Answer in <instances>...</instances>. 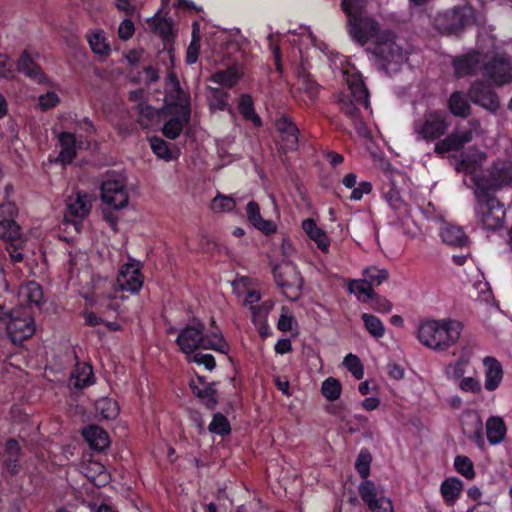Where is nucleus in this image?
<instances>
[{
	"instance_id": "nucleus-1",
	"label": "nucleus",
	"mask_w": 512,
	"mask_h": 512,
	"mask_svg": "<svg viewBox=\"0 0 512 512\" xmlns=\"http://www.w3.org/2000/svg\"><path fill=\"white\" fill-rule=\"evenodd\" d=\"M463 328L460 321L451 318L427 319L420 322L417 339L427 348L445 352L458 342Z\"/></svg>"
},
{
	"instance_id": "nucleus-2",
	"label": "nucleus",
	"mask_w": 512,
	"mask_h": 512,
	"mask_svg": "<svg viewBox=\"0 0 512 512\" xmlns=\"http://www.w3.org/2000/svg\"><path fill=\"white\" fill-rule=\"evenodd\" d=\"M341 8L347 16L348 33L359 45L367 44L378 30V22L365 15V0H342Z\"/></svg>"
},
{
	"instance_id": "nucleus-3",
	"label": "nucleus",
	"mask_w": 512,
	"mask_h": 512,
	"mask_svg": "<svg viewBox=\"0 0 512 512\" xmlns=\"http://www.w3.org/2000/svg\"><path fill=\"white\" fill-rule=\"evenodd\" d=\"M475 190L483 195V193L495 194L503 187L512 183V162L497 161L481 174L472 177Z\"/></svg>"
},
{
	"instance_id": "nucleus-4",
	"label": "nucleus",
	"mask_w": 512,
	"mask_h": 512,
	"mask_svg": "<svg viewBox=\"0 0 512 512\" xmlns=\"http://www.w3.org/2000/svg\"><path fill=\"white\" fill-rule=\"evenodd\" d=\"M476 197L475 212L483 227L487 230H497L503 225L506 215L504 205L490 193L474 191Z\"/></svg>"
},
{
	"instance_id": "nucleus-5",
	"label": "nucleus",
	"mask_w": 512,
	"mask_h": 512,
	"mask_svg": "<svg viewBox=\"0 0 512 512\" xmlns=\"http://www.w3.org/2000/svg\"><path fill=\"white\" fill-rule=\"evenodd\" d=\"M375 38L372 46L368 50L376 57L382 67L386 68L390 64L402 63L404 56L400 45L396 43V35L390 30L379 32L372 37Z\"/></svg>"
},
{
	"instance_id": "nucleus-6",
	"label": "nucleus",
	"mask_w": 512,
	"mask_h": 512,
	"mask_svg": "<svg viewBox=\"0 0 512 512\" xmlns=\"http://www.w3.org/2000/svg\"><path fill=\"white\" fill-rule=\"evenodd\" d=\"M165 103L171 113L182 115L184 120L190 121V95L182 89L180 81L174 72H170L166 77Z\"/></svg>"
},
{
	"instance_id": "nucleus-7",
	"label": "nucleus",
	"mask_w": 512,
	"mask_h": 512,
	"mask_svg": "<svg viewBox=\"0 0 512 512\" xmlns=\"http://www.w3.org/2000/svg\"><path fill=\"white\" fill-rule=\"evenodd\" d=\"M179 351L185 356L204 350L205 346V325L198 319L193 318L190 323L181 328L175 340Z\"/></svg>"
},
{
	"instance_id": "nucleus-8",
	"label": "nucleus",
	"mask_w": 512,
	"mask_h": 512,
	"mask_svg": "<svg viewBox=\"0 0 512 512\" xmlns=\"http://www.w3.org/2000/svg\"><path fill=\"white\" fill-rule=\"evenodd\" d=\"M472 10L468 7H454L439 12L435 17V28L442 34L460 33L471 21Z\"/></svg>"
},
{
	"instance_id": "nucleus-9",
	"label": "nucleus",
	"mask_w": 512,
	"mask_h": 512,
	"mask_svg": "<svg viewBox=\"0 0 512 512\" xmlns=\"http://www.w3.org/2000/svg\"><path fill=\"white\" fill-rule=\"evenodd\" d=\"M448 115L444 110H428L415 122L416 133L426 141H434L443 136L448 129Z\"/></svg>"
},
{
	"instance_id": "nucleus-10",
	"label": "nucleus",
	"mask_w": 512,
	"mask_h": 512,
	"mask_svg": "<svg viewBox=\"0 0 512 512\" xmlns=\"http://www.w3.org/2000/svg\"><path fill=\"white\" fill-rule=\"evenodd\" d=\"M7 334L14 344H20L33 336L36 331L34 317L26 308L14 309L7 322Z\"/></svg>"
},
{
	"instance_id": "nucleus-11",
	"label": "nucleus",
	"mask_w": 512,
	"mask_h": 512,
	"mask_svg": "<svg viewBox=\"0 0 512 512\" xmlns=\"http://www.w3.org/2000/svg\"><path fill=\"white\" fill-rule=\"evenodd\" d=\"M93 196L87 192L77 191L67 199L64 212V224H71L79 232L82 221L92 209Z\"/></svg>"
},
{
	"instance_id": "nucleus-12",
	"label": "nucleus",
	"mask_w": 512,
	"mask_h": 512,
	"mask_svg": "<svg viewBox=\"0 0 512 512\" xmlns=\"http://www.w3.org/2000/svg\"><path fill=\"white\" fill-rule=\"evenodd\" d=\"M467 98L475 105L496 113L500 108L499 96L493 87L484 80H475L467 90Z\"/></svg>"
},
{
	"instance_id": "nucleus-13",
	"label": "nucleus",
	"mask_w": 512,
	"mask_h": 512,
	"mask_svg": "<svg viewBox=\"0 0 512 512\" xmlns=\"http://www.w3.org/2000/svg\"><path fill=\"white\" fill-rule=\"evenodd\" d=\"M101 199L111 208H125L129 202L126 180L114 176L107 177L101 184Z\"/></svg>"
},
{
	"instance_id": "nucleus-14",
	"label": "nucleus",
	"mask_w": 512,
	"mask_h": 512,
	"mask_svg": "<svg viewBox=\"0 0 512 512\" xmlns=\"http://www.w3.org/2000/svg\"><path fill=\"white\" fill-rule=\"evenodd\" d=\"M144 284L142 265L139 262L123 264L117 274L114 283L115 290L137 294Z\"/></svg>"
},
{
	"instance_id": "nucleus-15",
	"label": "nucleus",
	"mask_w": 512,
	"mask_h": 512,
	"mask_svg": "<svg viewBox=\"0 0 512 512\" xmlns=\"http://www.w3.org/2000/svg\"><path fill=\"white\" fill-rule=\"evenodd\" d=\"M358 493L370 512H394L392 501L379 491L373 481L364 479L358 487Z\"/></svg>"
},
{
	"instance_id": "nucleus-16",
	"label": "nucleus",
	"mask_w": 512,
	"mask_h": 512,
	"mask_svg": "<svg viewBox=\"0 0 512 512\" xmlns=\"http://www.w3.org/2000/svg\"><path fill=\"white\" fill-rule=\"evenodd\" d=\"M485 75L497 86H503L512 82V58L506 55L496 54L484 63Z\"/></svg>"
},
{
	"instance_id": "nucleus-17",
	"label": "nucleus",
	"mask_w": 512,
	"mask_h": 512,
	"mask_svg": "<svg viewBox=\"0 0 512 512\" xmlns=\"http://www.w3.org/2000/svg\"><path fill=\"white\" fill-rule=\"evenodd\" d=\"M459 422L465 437L479 449H484L485 438L480 414L475 410L466 409L462 412Z\"/></svg>"
},
{
	"instance_id": "nucleus-18",
	"label": "nucleus",
	"mask_w": 512,
	"mask_h": 512,
	"mask_svg": "<svg viewBox=\"0 0 512 512\" xmlns=\"http://www.w3.org/2000/svg\"><path fill=\"white\" fill-rule=\"evenodd\" d=\"M37 57V53L34 57L28 50H23L16 61L17 71L39 85H52V81L49 76L36 62Z\"/></svg>"
},
{
	"instance_id": "nucleus-19",
	"label": "nucleus",
	"mask_w": 512,
	"mask_h": 512,
	"mask_svg": "<svg viewBox=\"0 0 512 512\" xmlns=\"http://www.w3.org/2000/svg\"><path fill=\"white\" fill-rule=\"evenodd\" d=\"M82 136L79 138L72 132L63 131L58 135V142L61 150L55 159L56 163L64 166L71 164L77 156V149L82 148Z\"/></svg>"
},
{
	"instance_id": "nucleus-20",
	"label": "nucleus",
	"mask_w": 512,
	"mask_h": 512,
	"mask_svg": "<svg viewBox=\"0 0 512 512\" xmlns=\"http://www.w3.org/2000/svg\"><path fill=\"white\" fill-rule=\"evenodd\" d=\"M275 283L283 290H295L299 292L302 285V277L294 266L276 264L272 267Z\"/></svg>"
},
{
	"instance_id": "nucleus-21",
	"label": "nucleus",
	"mask_w": 512,
	"mask_h": 512,
	"mask_svg": "<svg viewBox=\"0 0 512 512\" xmlns=\"http://www.w3.org/2000/svg\"><path fill=\"white\" fill-rule=\"evenodd\" d=\"M22 448L18 440L8 438L3 446L2 465L4 470L10 475L15 476L21 470L20 458Z\"/></svg>"
},
{
	"instance_id": "nucleus-22",
	"label": "nucleus",
	"mask_w": 512,
	"mask_h": 512,
	"mask_svg": "<svg viewBox=\"0 0 512 512\" xmlns=\"http://www.w3.org/2000/svg\"><path fill=\"white\" fill-rule=\"evenodd\" d=\"M147 22L151 31L161 38L165 48L174 44L176 34L173 29L174 23L171 18L162 17L161 11L159 10L153 17L148 19Z\"/></svg>"
},
{
	"instance_id": "nucleus-23",
	"label": "nucleus",
	"mask_w": 512,
	"mask_h": 512,
	"mask_svg": "<svg viewBox=\"0 0 512 512\" xmlns=\"http://www.w3.org/2000/svg\"><path fill=\"white\" fill-rule=\"evenodd\" d=\"M275 127L281 134L286 147L290 150L296 149L299 142L298 136L300 131L293 119L287 114H282L276 119Z\"/></svg>"
},
{
	"instance_id": "nucleus-24",
	"label": "nucleus",
	"mask_w": 512,
	"mask_h": 512,
	"mask_svg": "<svg viewBox=\"0 0 512 512\" xmlns=\"http://www.w3.org/2000/svg\"><path fill=\"white\" fill-rule=\"evenodd\" d=\"M480 64V56L476 51L455 57L452 67L457 78H463L476 74Z\"/></svg>"
},
{
	"instance_id": "nucleus-25",
	"label": "nucleus",
	"mask_w": 512,
	"mask_h": 512,
	"mask_svg": "<svg viewBox=\"0 0 512 512\" xmlns=\"http://www.w3.org/2000/svg\"><path fill=\"white\" fill-rule=\"evenodd\" d=\"M82 436L91 450L103 452L110 445L108 433L99 425L91 424L83 428Z\"/></svg>"
},
{
	"instance_id": "nucleus-26",
	"label": "nucleus",
	"mask_w": 512,
	"mask_h": 512,
	"mask_svg": "<svg viewBox=\"0 0 512 512\" xmlns=\"http://www.w3.org/2000/svg\"><path fill=\"white\" fill-rule=\"evenodd\" d=\"M301 227L307 237L316 243L317 248L327 254L330 249V238L327 233L319 227L313 218H306L302 221Z\"/></svg>"
},
{
	"instance_id": "nucleus-27",
	"label": "nucleus",
	"mask_w": 512,
	"mask_h": 512,
	"mask_svg": "<svg viewBox=\"0 0 512 512\" xmlns=\"http://www.w3.org/2000/svg\"><path fill=\"white\" fill-rule=\"evenodd\" d=\"M216 385L217 382L213 381L207 384L206 387L201 388L196 384L194 379H191L189 382V388L192 394L198 398L208 410H215L219 403Z\"/></svg>"
},
{
	"instance_id": "nucleus-28",
	"label": "nucleus",
	"mask_w": 512,
	"mask_h": 512,
	"mask_svg": "<svg viewBox=\"0 0 512 512\" xmlns=\"http://www.w3.org/2000/svg\"><path fill=\"white\" fill-rule=\"evenodd\" d=\"M95 383V376L93 373L92 365L89 363H79L77 362L70 380L69 384L75 389H84Z\"/></svg>"
},
{
	"instance_id": "nucleus-29",
	"label": "nucleus",
	"mask_w": 512,
	"mask_h": 512,
	"mask_svg": "<svg viewBox=\"0 0 512 512\" xmlns=\"http://www.w3.org/2000/svg\"><path fill=\"white\" fill-rule=\"evenodd\" d=\"M486 368L485 372V389L487 391L496 390L503 378V369L501 363L494 357L487 356L483 360Z\"/></svg>"
},
{
	"instance_id": "nucleus-30",
	"label": "nucleus",
	"mask_w": 512,
	"mask_h": 512,
	"mask_svg": "<svg viewBox=\"0 0 512 512\" xmlns=\"http://www.w3.org/2000/svg\"><path fill=\"white\" fill-rule=\"evenodd\" d=\"M442 241L450 246L463 247L468 242V237L460 226L444 223L440 229Z\"/></svg>"
},
{
	"instance_id": "nucleus-31",
	"label": "nucleus",
	"mask_w": 512,
	"mask_h": 512,
	"mask_svg": "<svg viewBox=\"0 0 512 512\" xmlns=\"http://www.w3.org/2000/svg\"><path fill=\"white\" fill-rule=\"evenodd\" d=\"M238 111L243 119L250 121L254 127L260 128L263 126V121L255 110L254 100L250 94L243 93L239 96Z\"/></svg>"
},
{
	"instance_id": "nucleus-32",
	"label": "nucleus",
	"mask_w": 512,
	"mask_h": 512,
	"mask_svg": "<svg viewBox=\"0 0 512 512\" xmlns=\"http://www.w3.org/2000/svg\"><path fill=\"white\" fill-rule=\"evenodd\" d=\"M230 349V344L227 342L218 326L212 328L208 333L205 332L204 350H213L215 352L228 355Z\"/></svg>"
},
{
	"instance_id": "nucleus-33",
	"label": "nucleus",
	"mask_w": 512,
	"mask_h": 512,
	"mask_svg": "<svg viewBox=\"0 0 512 512\" xmlns=\"http://www.w3.org/2000/svg\"><path fill=\"white\" fill-rule=\"evenodd\" d=\"M462 91H454L450 94L447 107L455 117L467 118L471 114V106Z\"/></svg>"
},
{
	"instance_id": "nucleus-34",
	"label": "nucleus",
	"mask_w": 512,
	"mask_h": 512,
	"mask_svg": "<svg viewBox=\"0 0 512 512\" xmlns=\"http://www.w3.org/2000/svg\"><path fill=\"white\" fill-rule=\"evenodd\" d=\"M507 433L506 424L500 416H490L486 421V436L491 445L501 443Z\"/></svg>"
},
{
	"instance_id": "nucleus-35",
	"label": "nucleus",
	"mask_w": 512,
	"mask_h": 512,
	"mask_svg": "<svg viewBox=\"0 0 512 512\" xmlns=\"http://www.w3.org/2000/svg\"><path fill=\"white\" fill-rule=\"evenodd\" d=\"M86 38L93 53L102 57L110 55L111 47L103 30L89 31Z\"/></svg>"
},
{
	"instance_id": "nucleus-36",
	"label": "nucleus",
	"mask_w": 512,
	"mask_h": 512,
	"mask_svg": "<svg viewBox=\"0 0 512 512\" xmlns=\"http://www.w3.org/2000/svg\"><path fill=\"white\" fill-rule=\"evenodd\" d=\"M351 97L358 105L363 106L365 109L370 108V94L364 81L360 78H352L348 81Z\"/></svg>"
},
{
	"instance_id": "nucleus-37",
	"label": "nucleus",
	"mask_w": 512,
	"mask_h": 512,
	"mask_svg": "<svg viewBox=\"0 0 512 512\" xmlns=\"http://www.w3.org/2000/svg\"><path fill=\"white\" fill-rule=\"evenodd\" d=\"M242 75L235 67H229L225 70H219L209 78L211 82L224 86L228 89L233 88L241 79Z\"/></svg>"
},
{
	"instance_id": "nucleus-38",
	"label": "nucleus",
	"mask_w": 512,
	"mask_h": 512,
	"mask_svg": "<svg viewBox=\"0 0 512 512\" xmlns=\"http://www.w3.org/2000/svg\"><path fill=\"white\" fill-rule=\"evenodd\" d=\"M463 488V482L456 477L445 479L440 487L441 494L446 503L452 504L459 497Z\"/></svg>"
},
{
	"instance_id": "nucleus-39",
	"label": "nucleus",
	"mask_w": 512,
	"mask_h": 512,
	"mask_svg": "<svg viewBox=\"0 0 512 512\" xmlns=\"http://www.w3.org/2000/svg\"><path fill=\"white\" fill-rule=\"evenodd\" d=\"M208 102L211 110L219 111H231V107L228 103L229 93L218 87H209Z\"/></svg>"
},
{
	"instance_id": "nucleus-40",
	"label": "nucleus",
	"mask_w": 512,
	"mask_h": 512,
	"mask_svg": "<svg viewBox=\"0 0 512 512\" xmlns=\"http://www.w3.org/2000/svg\"><path fill=\"white\" fill-rule=\"evenodd\" d=\"M95 409L99 415L106 420H114L120 412L119 404L110 397H103L96 401Z\"/></svg>"
},
{
	"instance_id": "nucleus-41",
	"label": "nucleus",
	"mask_w": 512,
	"mask_h": 512,
	"mask_svg": "<svg viewBox=\"0 0 512 512\" xmlns=\"http://www.w3.org/2000/svg\"><path fill=\"white\" fill-rule=\"evenodd\" d=\"M19 294L29 305L39 306L43 299L42 287L35 281L21 286Z\"/></svg>"
},
{
	"instance_id": "nucleus-42",
	"label": "nucleus",
	"mask_w": 512,
	"mask_h": 512,
	"mask_svg": "<svg viewBox=\"0 0 512 512\" xmlns=\"http://www.w3.org/2000/svg\"><path fill=\"white\" fill-rule=\"evenodd\" d=\"M361 318L365 329L372 337L379 339L385 335V326L379 317L363 313Z\"/></svg>"
},
{
	"instance_id": "nucleus-43",
	"label": "nucleus",
	"mask_w": 512,
	"mask_h": 512,
	"mask_svg": "<svg viewBox=\"0 0 512 512\" xmlns=\"http://www.w3.org/2000/svg\"><path fill=\"white\" fill-rule=\"evenodd\" d=\"M188 122L189 121L184 120V116L182 115L173 116L164 123L162 133L166 138L175 140L180 136L184 125Z\"/></svg>"
},
{
	"instance_id": "nucleus-44",
	"label": "nucleus",
	"mask_w": 512,
	"mask_h": 512,
	"mask_svg": "<svg viewBox=\"0 0 512 512\" xmlns=\"http://www.w3.org/2000/svg\"><path fill=\"white\" fill-rule=\"evenodd\" d=\"M208 430L210 433L225 437L230 435L231 425L224 414L217 412L213 415L212 420L208 425Z\"/></svg>"
},
{
	"instance_id": "nucleus-45",
	"label": "nucleus",
	"mask_w": 512,
	"mask_h": 512,
	"mask_svg": "<svg viewBox=\"0 0 512 512\" xmlns=\"http://www.w3.org/2000/svg\"><path fill=\"white\" fill-rule=\"evenodd\" d=\"M342 392V385L340 381L334 377H328L322 382L321 394L330 402H334L339 399Z\"/></svg>"
},
{
	"instance_id": "nucleus-46",
	"label": "nucleus",
	"mask_w": 512,
	"mask_h": 512,
	"mask_svg": "<svg viewBox=\"0 0 512 512\" xmlns=\"http://www.w3.org/2000/svg\"><path fill=\"white\" fill-rule=\"evenodd\" d=\"M461 142L458 136L454 133L449 134L444 139L439 140L434 147V152L437 155L443 156L444 154L461 149Z\"/></svg>"
},
{
	"instance_id": "nucleus-47",
	"label": "nucleus",
	"mask_w": 512,
	"mask_h": 512,
	"mask_svg": "<svg viewBox=\"0 0 512 512\" xmlns=\"http://www.w3.org/2000/svg\"><path fill=\"white\" fill-rule=\"evenodd\" d=\"M364 279L372 286H379L388 279L389 273L385 268L370 266L363 271Z\"/></svg>"
},
{
	"instance_id": "nucleus-48",
	"label": "nucleus",
	"mask_w": 512,
	"mask_h": 512,
	"mask_svg": "<svg viewBox=\"0 0 512 512\" xmlns=\"http://www.w3.org/2000/svg\"><path fill=\"white\" fill-rule=\"evenodd\" d=\"M372 455L367 448H362L355 461V469L361 478L367 479L370 474Z\"/></svg>"
},
{
	"instance_id": "nucleus-49",
	"label": "nucleus",
	"mask_w": 512,
	"mask_h": 512,
	"mask_svg": "<svg viewBox=\"0 0 512 512\" xmlns=\"http://www.w3.org/2000/svg\"><path fill=\"white\" fill-rule=\"evenodd\" d=\"M135 112L137 114V122L142 127H148L156 115V110L146 102H140L135 105Z\"/></svg>"
},
{
	"instance_id": "nucleus-50",
	"label": "nucleus",
	"mask_w": 512,
	"mask_h": 512,
	"mask_svg": "<svg viewBox=\"0 0 512 512\" xmlns=\"http://www.w3.org/2000/svg\"><path fill=\"white\" fill-rule=\"evenodd\" d=\"M236 207V201L232 196L218 193L211 201V209L216 213L231 212Z\"/></svg>"
},
{
	"instance_id": "nucleus-51",
	"label": "nucleus",
	"mask_w": 512,
	"mask_h": 512,
	"mask_svg": "<svg viewBox=\"0 0 512 512\" xmlns=\"http://www.w3.org/2000/svg\"><path fill=\"white\" fill-rule=\"evenodd\" d=\"M455 470L468 480L475 477L474 464L467 456L458 455L454 459Z\"/></svg>"
},
{
	"instance_id": "nucleus-52",
	"label": "nucleus",
	"mask_w": 512,
	"mask_h": 512,
	"mask_svg": "<svg viewBox=\"0 0 512 512\" xmlns=\"http://www.w3.org/2000/svg\"><path fill=\"white\" fill-rule=\"evenodd\" d=\"M185 359L188 363H195L199 366H204L208 371H212L216 367L215 357L212 354H205L199 350L185 356Z\"/></svg>"
},
{
	"instance_id": "nucleus-53",
	"label": "nucleus",
	"mask_w": 512,
	"mask_h": 512,
	"mask_svg": "<svg viewBox=\"0 0 512 512\" xmlns=\"http://www.w3.org/2000/svg\"><path fill=\"white\" fill-rule=\"evenodd\" d=\"M343 365L357 380L364 377V367L357 355L347 354L344 357Z\"/></svg>"
},
{
	"instance_id": "nucleus-54",
	"label": "nucleus",
	"mask_w": 512,
	"mask_h": 512,
	"mask_svg": "<svg viewBox=\"0 0 512 512\" xmlns=\"http://www.w3.org/2000/svg\"><path fill=\"white\" fill-rule=\"evenodd\" d=\"M359 106L355 101L350 98L340 99L341 112L351 119L354 123L361 122V115Z\"/></svg>"
},
{
	"instance_id": "nucleus-55",
	"label": "nucleus",
	"mask_w": 512,
	"mask_h": 512,
	"mask_svg": "<svg viewBox=\"0 0 512 512\" xmlns=\"http://www.w3.org/2000/svg\"><path fill=\"white\" fill-rule=\"evenodd\" d=\"M300 81L301 90L308 96L311 101H315L319 95L320 85L309 73L303 74Z\"/></svg>"
},
{
	"instance_id": "nucleus-56",
	"label": "nucleus",
	"mask_w": 512,
	"mask_h": 512,
	"mask_svg": "<svg viewBox=\"0 0 512 512\" xmlns=\"http://www.w3.org/2000/svg\"><path fill=\"white\" fill-rule=\"evenodd\" d=\"M149 141L150 147L157 157L164 159L166 161L172 159L171 150L166 141H164L162 138L158 136L151 137Z\"/></svg>"
},
{
	"instance_id": "nucleus-57",
	"label": "nucleus",
	"mask_w": 512,
	"mask_h": 512,
	"mask_svg": "<svg viewBox=\"0 0 512 512\" xmlns=\"http://www.w3.org/2000/svg\"><path fill=\"white\" fill-rule=\"evenodd\" d=\"M348 290L351 293H356L358 295H365L367 299H360L363 302H367V300H370L372 297L375 296V291L373 289V286L366 282V280H359V281H352L349 286Z\"/></svg>"
},
{
	"instance_id": "nucleus-58",
	"label": "nucleus",
	"mask_w": 512,
	"mask_h": 512,
	"mask_svg": "<svg viewBox=\"0 0 512 512\" xmlns=\"http://www.w3.org/2000/svg\"><path fill=\"white\" fill-rule=\"evenodd\" d=\"M59 102L60 98L54 91H48L38 97V106L42 111H47L56 107Z\"/></svg>"
},
{
	"instance_id": "nucleus-59",
	"label": "nucleus",
	"mask_w": 512,
	"mask_h": 512,
	"mask_svg": "<svg viewBox=\"0 0 512 512\" xmlns=\"http://www.w3.org/2000/svg\"><path fill=\"white\" fill-rule=\"evenodd\" d=\"M468 128L464 130H457L453 132L458 136V140L461 142L463 147L466 143H469L473 138V132L480 127V123L477 119H472L468 122Z\"/></svg>"
},
{
	"instance_id": "nucleus-60",
	"label": "nucleus",
	"mask_w": 512,
	"mask_h": 512,
	"mask_svg": "<svg viewBox=\"0 0 512 512\" xmlns=\"http://www.w3.org/2000/svg\"><path fill=\"white\" fill-rule=\"evenodd\" d=\"M373 186L369 181L359 182L353 189L349 196L351 201H360L364 195H368L372 192Z\"/></svg>"
},
{
	"instance_id": "nucleus-61",
	"label": "nucleus",
	"mask_w": 512,
	"mask_h": 512,
	"mask_svg": "<svg viewBox=\"0 0 512 512\" xmlns=\"http://www.w3.org/2000/svg\"><path fill=\"white\" fill-rule=\"evenodd\" d=\"M459 388L463 392H470L473 394H479L482 391L481 383L474 377H464L459 382Z\"/></svg>"
},
{
	"instance_id": "nucleus-62",
	"label": "nucleus",
	"mask_w": 512,
	"mask_h": 512,
	"mask_svg": "<svg viewBox=\"0 0 512 512\" xmlns=\"http://www.w3.org/2000/svg\"><path fill=\"white\" fill-rule=\"evenodd\" d=\"M465 365V362L461 359L457 360L454 364H450L446 369L447 377L453 380H461L464 378Z\"/></svg>"
},
{
	"instance_id": "nucleus-63",
	"label": "nucleus",
	"mask_w": 512,
	"mask_h": 512,
	"mask_svg": "<svg viewBox=\"0 0 512 512\" xmlns=\"http://www.w3.org/2000/svg\"><path fill=\"white\" fill-rule=\"evenodd\" d=\"M371 307L373 310L380 313H388L392 309V304L385 297L377 295L370 299Z\"/></svg>"
},
{
	"instance_id": "nucleus-64",
	"label": "nucleus",
	"mask_w": 512,
	"mask_h": 512,
	"mask_svg": "<svg viewBox=\"0 0 512 512\" xmlns=\"http://www.w3.org/2000/svg\"><path fill=\"white\" fill-rule=\"evenodd\" d=\"M135 31L134 23L130 19H124L118 28V36L121 40H129Z\"/></svg>"
}]
</instances>
